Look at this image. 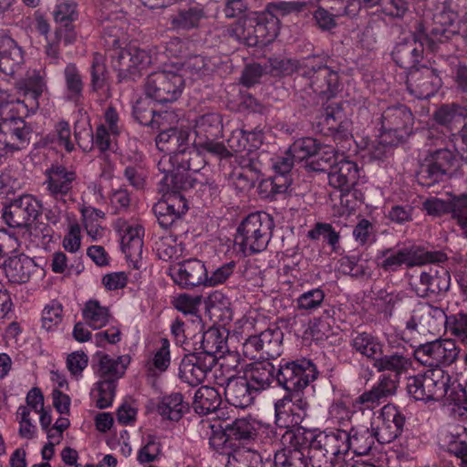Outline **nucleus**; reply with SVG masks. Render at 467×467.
I'll return each mask as SVG.
<instances>
[{"mask_svg": "<svg viewBox=\"0 0 467 467\" xmlns=\"http://www.w3.org/2000/svg\"><path fill=\"white\" fill-rule=\"evenodd\" d=\"M304 435L309 443L307 447L313 467H335L348 453L345 430L335 429L314 434L305 429Z\"/></svg>", "mask_w": 467, "mask_h": 467, "instance_id": "obj_2", "label": "nucleus"}, {"mask_svg": "<svg viewBox=\"0 0 467 467\" xmlns=\"http://www.w3.org/2000/svg\"><path fill=\"white\" fill-rule=\"evenodd\" d=\"M451 218L456 221L467 236V193L452 197Z\"/></svg>", "mask_w": 467, "mask_h": 467, "instance_id": "obj_63", "label": "nucleus"}, {"mask_svg": "<svg viewBox=\"0 0 467 467\" xmlns=\"http://www.w3.org/2000/svg\"><path fill=\"white\" fill-rule=\"evenodd\" d=\"M46 180L43 183L47 193L57 201H63L68 195L73 184L77 180V173L74 170L55 163L45 171Z\"/></svg>", "mask_w": 467, "mask_h": 467, "instance_id": "obj_21", "label": "nucleus"}, {"mask_svg": "<svg viewBox=\"0 0 467 467\" xmlns=\"http://www.w3.org/2000/svg\"><path fill=\"white\" fill-rule=\"evenodd\" d=\"M94 359L98 362L97 372L103 380L115 381L121 378L128 365L130 362L129 355L119 356L117 358H112L109 355L103 352H97L94 355Z\"/></svg>", "mask_w": 467, "mask_h": 467, "instance_id": "obj_34", "label": "nucleus"}, {"mask_svg": "<svg viewBox=\"0 0 467 467\" xmlns=\"http://www.w3.org/2000/svg\"><path fill=\"white\" fill-rule=\"evenodd\" d=\"M286 402L292 403L291 412L296 416L297 420H302L306 416V410L309 404L303 396L302 391H287V394L275 402V412L278 417L280 410L285 407Z\"/></svg>", "mask_w": 467, "mask_h": 467, "instance_id": "obj_53", "label": "nucleus"}, {"mask_svg": "<svg viewBox=\"0 0 467 467\" xmlns=\"http://www.w3.org/2000/svg\"><path fill=\"white\" fill-rule=\"evenodd\" d=\"M132 114L135 119L141 125L154 128L158 121L155 119L156 110L148 99H141L136 101L133 106Z\"/></svg>", "mask_w": 467, "mask_h": 467, "instance_id": "obj_58", "label": "nucleus"}, {"mask_svg": "<svg viewBox=\"0 0 467 467\" xmlns=\"http://www.w3.org/2000/svg\"><path fill=\"white\" fill-rule=\"evenodd\" d=\"M161 454V443L154 435H148L145 444L139 450L137 461L140 464H147L157 461Z\"/></svg>", "mask_w": 467, "mask_h": 467, "instance_id": "obj_61", "label": "nucleus"}, {"mask_svg": "<svg viewBox=\"0 0 467 467\" xmlns=\"http://www.w3.org/2000/svg\"><path fill=\"white\" fill-rule=\"evenodd\" d=\"M170 363V342L167 338H161V347L155 351L152 358L148 360L147 367L150 371L164 372L169 368Z\"/></svg>", "mask_w": 467, "mask_h": 467, "instance_id": "obj_59", "label": "nucleus"}, {"mask_svg": "<svg viewBox=\"0 0 467 467\" xmlns=\"http://www.w3.org/2000/svg\"><path fill=\"white\" fill-rule=\"evenodd\" d=\"M405 417L400 410L391 404L385 405L373 428L377 441L381 444L390 443L402 433Z\"/></svg>", "mask_w": 467, "mask_h": 467, "instance_id": "obj_22", "label": "nucleus"}, {"mask_svg": "<svg viewBox=\"0 0 467 467\" xmlns=\"http://www.w3.org/2000/svg\"><path fill=\"white\" fill-rule=\"evenodd\" d=\"M53 16L57 25L74 24L79 17L78 4L73 0H57Z\"/></svg>", "mask_w": 467, "mask_h": 467, "instance_id": "obj_55", "label": "nucleus"}, {"mask_svg": "<svg viewBox=\"0 0 467 467\" xmlns=\"http://www.w3.org/2000/svg\"><path fill=\"white\" fill-rule=\"evenodd\" d=\"M279 34V19L265 12L258 16L254 26L248 27L247 47H262L272 42Z\"/></svg>", "mask_w": 467, "mask_h": 467, "instance_id": "obj_28", "label": "nucleus"}, {"mask_svg": "<svg viewBox=\"0 0 467 467\" xmlns=\"http://www.w3.org/2000/svg\"><path fill=\"white\" fill-rule=\"evenodd\" d=\"M184 85V78L179 73L169 70L156 71L147 77L145 92L158 103H172L181 97Z\"/></svg>", "mask_w": 467, "mask_h": 467, "instance_id": "obj_9", "label": "nucleus"}, {"mask_svg": "<svg viewBox=\"0 0 467 467\" xmlns=\"http://www.w3.org/2000/svg\"><path fill=\"white\" fill-rule=\"evenodd\" d=\"M205 18V13L200 6H191L179 10L170 16L171 26L176 30H191L198 28L201 21Z\"/></svg>", "mask_w": 467, "mask_h": 467, "instance_id": "obj_44", "label": "nucleus"}, {"mask_svg": "<svg viewBox=\"0 0 467 467\" xmlns=\"http://www.w3.org/2000/svg\"><path fill=\"white\" fill-rule=\"evenodd\" d=\"M302 76L308 79L313 92L320 97L330 99L338 91V73L326 65L306 64L303 67Z\"/></svg>", "mask_w": 467, "mask_h": 467, "instance_id": "obj_18", "label": "nucleus"}, {"mask_svg": "<svg viewBox=\"0 0 467 467\" xmlns=\"http://www.w3.org/2000/svg\"><path fill=\"white\" fill-rule=\"evenodd\" d=\"M218 36L223 42H234L247 46L248 27L245 21L238 20L227 26L216 27Z\"/></svg>", "mask_w": 467, "mask_h": 467, "instance_id": "obj_52", "label": "nucleus"}, {"mask_svg": "<svg viewBox=\"0 0 467 467\" xmlns=\"http://www.w3.org/2000/svg\"><path fill=\"white\" fill-rule=\"evenodd\" d=\"M458 14L449 4L442 3L436 6L432 15V26L428 32L424 31V39L427 47L435 52L439 49V45L443 44L457 34Z\"/></svg>", "mask_w": 467, "mask_h": 467, "instance_id": "obj_10", "label": "nucleus"}, {"mask_svg": "<svg viewBox=\"0 0 467 467\" xmlns=\"http://www.w3.org/2000/svg\"><path fill=\"white\" fill-rule=\"evenodd\" d=\"M63 74L67 98L71 101L78 102L83 96L84 83L78 67L74 63H68L64 68Z\"/></svg>", "mask_w": 467, "mask_h": 467, "instance_id": "obj_47", "label": "nucleus"}, {"mask_svg": "<svg viewBox=\"0 0 467 467\" xmlns=\"http://www.w3.org/2000/svg\"><path fill=\"white\" fill-rule=\"evenodd\" d=\"M274 227V220L268 213H251L239 224L234 238L235 244L244 254L263 252L272 238Z\"/></svg>", "mask_w": 467, "mask_h": 467, "instance_id": "obj_3", "label": "nucleus"}, {"mask_svg": "<svg viewBox=\"0 0 467 467\" xmlns=\"http://www.w3.org/2000/svg\"><path fill=\"white\" fill-rule=\"evenodd\" d=\"M111 66L118 72L119 81H135L142 70L151 64V56L135 46L116 47L111 50Z\"/></svg>", "mask_w": 467, "mask_h": 467, "instance_id": "obj_8", "label": "nucleus"}, {"mask_svg": "<svg viewBox=\"0 0 467 467\" xmlns=\"http://www.w3.org/2000/svg\"><path fill=\"white\" fill-rule=\"evenodd\" d=\"M106 58L100 53L93 55L91 67H90V87L94 92L104 88L108 80V69L106 67Z\"/></svg>", "mask_w": 467, "mask_h": 467, "instance_id": "obj_54", "label": "nucleus"}, {"mask_svg": "<svg viewBox=\"0 0 467 467\" xmlns=\"http://www.w3.org/2000/svg\"><path fill=\"white\" fill-rule=\"evenodd\" d=\"M365 7L380 5L382 11L392 17H401L408 10L407 0H360Z\"/></svg>", "mask_w": 467, "mask_h": 467, "instance_id": "obj_57", "label": "nucleus"}, {"mask_svg": "<svg viewBox=\"0 0 467 467\" xmlns=\"http://www.w3.org/2000/svg\"><path fill=\"white\" fill-rule=\"evenodd\" d=\"M382 258L379 265L388 273L397 272L403 265L407 267L425 264L443 263L448 257L441 251H423L417 246H407L400 249L386 248L379 252L378 259Z\"/></svg>", "mask_w": 467, "mask_h": 467, "instance_id": "obj_5", "label": "nucleus"}, {"mask_svg": "<svg viewBox=\"0 0 467 467\" xmlns=\"http://www.w3.org/2000/svg\"><path fill=\"white\" fill-rule=\"evenodd\" d=\"M0 125L12 130L10 135L20 140L25 145H29L32 129L22 118L3 116Z\"/></svg>", "mask_w": 467, "mask_h": 467, "instance_id": "obj_56", "label": "nucleus"}, {"mask_svg": "<svg viewBox=\"0 0 467 467\" xmlns=\"http://www.w3.org/2000/svg\"><path fill=\"white\" fill-rule=\"evenodd\" d=\"M326 294L321 287H316L299 295L296 299V308L302 312L312 314L323 306Z\"/></svg>", "mask_w": 467, "mask_h": 467, "instance_id": "obj_51", "label": "nucleus"}, {"mask_svg": "<svg viewBox=\"0 0 467 467\" xmlns=\"http://www.w3.org/2000/svg\"><path fill=\"white\" fill-rule=\"evenodd\" d=\"M209 445L217 453L228 456V460H232L235 453L241 452L237 450L238 444L228 435L225 427L213 431L209 438Z\"/></svg>", "mask_w": 467, "mask_h": 467, "instance_id": "obj_46", "label": "nucleus"}, {"mask_svg": "<svg viewBox=\"0 0 467 467\" xmlns=\"http://www.w3.org/2000/svg\"><path fill=\"white\" fill-rule=\"evenodd\" d=\"M449 327V316L441 307L422 302L415 306L411 317L406 322V328L419 333L438 335L442 327Z\"/></svg>", "mask_w": 467, "mask_h": 467, "instance_id": "obj_13", "label": "nucleus"}, {"mask_svg": "<svg viewBox=\"0 0 467 467\" xmlns=\"http://www.w3.org/2000/svg\"><path fill=\"white\" fill-rule=\"evenodd\" d=\"M450 379L441 368H431L423 375L409 377L407 390L416 400H438L447 393Z\"/></svg>", "mask_w": 467, "mask_h": 467, "instance_id": "obj_7", "label": "nucleus"}, {"mask_svg": "<svg viewBox=\"0 0 467 467\" xmlns=\"http://www.w3.org/2000/svg\"><path fill=\"white\" fill-rule=\"evenodd\" d=\"M193 130L195 138L192 145L197 149L221 159L231 156L223 143L216 141L223 132V121L219 113L207 112L197 117Z\"/></svg>", "mask_w": 467, "mask_h": 467, "instance_id": "obj_6", "label": "nucleus"}, {"mask_svg": "<svg viewBox=\"0 0 467 467\" xmlns=\"http://www.w3.org/2000/svg\"><path fill=\"white\" fill-rule=\"evenodd\" d=\"M460 349L452 339H436L420 345L414 358L420 364L431 368L450 366L458 358Z\"/></svg>", "mask_w": 467, "mask_h": 467, "instance_id": "obj_12", "label": "nucleus"}, {"mask_svg": "<svg viewBox=\"0 0 467 467\" xmlns=\"http://www.w3.org/2000/svg\"><path fill=\"white\" fill-rule=\"evenodd\" d=\"M317 377L316 366L306 358L281 363L277 369V383L286 391H303Z\"/></svg>", "mask_w": 467, "mask_h": 467, "instance_id": "obj_11", "label": "nucleus"}, {"mask_svg": "<svg viewBox=\"0 0 467 467\" xmlns=\"http://www.w3.org/2000/svg\"><path fill=\"white\" fill-rule=\"evenodd\" d=\"M172 189L162 200L154 204L152 211L161 227L168 229L172 226L188 210L186 199Z\"/></svg>", "mask_w": 467, "mask_h": 467, "instance_id": "obj_25", "label": "nucleus"}, {"mask_svg": "<svg viewBox=\"0 0 467 467\" xmlns=\"http://www.w3.org/2000/svg\"><path fill=\"white\" fill-rule=\"evenodd\" d=\"M347 451L352 450L357 455H367L370 452L376 439L374 429L368 425H355L347 431Z\"/></svg>", "mask_w": 467, "mask_h": 467, "instance_id": "obj_35", "label": "nucleus"}, {"mask_svg": "<svg viewBox=\"0 0 467 467\" xmlns=\"http://www.w3.org/2000/svg\"><path fill=\"white\" fill-rule=\"evenodd\" d=\"M63 320V307L57 301H52L42 312V327L47 331L55 329Z\"/></svg>", "mask_w": 467, "mask_h": 467, "instance_id": "obj_62", "label": "nucleus"}, {"mask_svg": "<svg viewBox=\"0 0 467 467\" xmlns=\"http://www.w3.org/2000/svg\"><path fill=\"white\" fill-rule=\"evenodd\" d=\"M35 267L34 260L25 254L10 257L5 262V275L12 283L16 284L28 282Z\"/></svg>", "mask_w": 467, "mask_h": 467, "instance_id": "obj_38", "label": "nucleus"}, {"mask_svg": "<svg viewBox=\"0 0 467 467\" xmlns=\"http://www.w3.org/2000/svg\"><path fill=\"white\" fill-rule=\"evenodd\" d=\"M221 403L222 398L217 389L209 386H202L195 391L192 406L196 413L207 415L215 411Z\"/></svg>", "mask_w": 467, "mask_h": 467, "instance_id": "obj_43", "label": "nucleus"}, {"mask_svg": "<svg viewBox=\"0 0 467 467\" xmlns=\"http://www.w3.org/2000/svg\"><path fill=\"white\" fill-rule=\"evenodd\" d=\"M188 410L189 405L179 392L164 396L157 405V411L162 419L172 421L180 420Z\"/></svg>", "mask_w": 467, "mask_h": 467, "instance_id": "obj_41", "label": "nucleus"}, {"mask_svg": "<svg viewBox=\"0 0 467 467\" xmlns=\"http://www.w3.org/2000/svg\"><path fill=\"white\" fill-rule=\"evenodd\" d=\"M275 437H280L281 449L275 453V467H308L311 464V452L308 451L305 429L270 430Z\"/></svg>", "mask_w": 467, "mask_h": 467, "instance_id": "obj_4", "label": "nucleus"}, {"mask_svg": "<svg viewBox=\"0 0 467 467\" xmlns=\"http://www.w3.org/2000/svg\"><path fill=\"white\" fill-rule=\"evenodd\" d=\"M406 86L410 94L419 99H425L438 91L441 78L437 69L421 66L408 71Z\"/></svg>", "mask_w": 467, "mask_h": 467, "instance_id": "obj_19", "label": "nucleus"}, {"mask_svg": "<svg viewBox=\"0 0 467 467\" xmlns=\"http://www.w3.org/2000/svg\"><path fill=\"white\" fill-rule=\"evenodd\" d=\"M337 161L338 157L336 156L332 148L320 146L319 152L304 164V167L309 171L326 172L331 171Z\"/></svg>", "mask_w": 467, "mask_h": 467, "instance_id": "obj_50", "label": "nucleus"}, {"mask_svg": "<svg viewBox=\"0 0 467 467\" xmlns=\"http://www.w3.org/2000/svg\"><path fill=\"white\" fill-rule=\"evenodd\" d=\"M244 377L252 389L260 392L270 388L275 380L277 381V371L269 359L264 358L247 365Z\"/></svg>", "mask_w": 467, "mask_h": 467, "instance_id": "obj_29", "label": "nucleus"}, {"mask_svg": "<svg viewBox=\"0 0 467 467\" xmlns=\"http://www.w3.org/2000/svg\"><path fill=\"white\" fill-rule=\"evenodd\" d=\"M447 330L461 343L467 346V314L457 313L449 316Z\"/></svg>", "mask_w": 467, "mask_h": 467, "instance_id": "obj_64", "label": "nucleus"}, {"mask_svg": "<svg viewBox=\"0 0 467 467\" xmlns=\"http://www.w3.org/2000/svg\"><path fill=\"white\" fill-rule=\"evenodd\" d=\"M227 337L228 331L225 328L209 327L202 336L200 351L197 352L203 357L210 356L212 361L216 364L228 351Z\"/></svg>", "mask_w": 467, "mask_h": 467, "instance_id": "obj_30", "label": "nucleus"}, {"mask_svg": "<svg viewBox=\"0 0 467 467\" xmlns=\"http://www.w3.org/2000/svg\"><path fill=\"white\" fill-rule=\"evenodd\" d=\"M466 117V108L456 103L444 104L433 114L434 120L450 130L457 129L464 123Z\"/></svg>", "mask_w": 467, "mask_h": 467, "instance_id": "obj_42", "label": "nucleus"}, {"mask_svg": "<svg viewBox=\"0 0 467 467\" xmlns=\"http://www.w3.org/2000/svg\"><path fill=\"white\" fill-rule=\"evenodd\" d=\"M202 153L208 152L193 145L192 148H184L172 155L164 156L160 161L159 170L166 173L165 180L170 179L171 189L187 190L195 186L196 180L188 172H198L204 167Z\"/></svg>", "mask_w": 467, "mask_h": 467, "instance_id": "obj_1", "label": "nucleus"}, {"mask_svg": "<svg viewBox=\"0 0 467 467\" xmlns=\"http://www.w3.org/2000/svg\"><path fill=\"white\" fill-rule=\"evenodd\" d=\"M414 123L413 115L406 105H395L386 109L381 118L383 137L393 136L400 142L410 134Z\"/></svg>", "mask_w": 467, "mask_h": 467, "instance_id": "obj_17", "label": "nucleus"}, {"mask_svg": "<svg viewBox=\"0 0 467 467\" xmlns=\"http://www.w3.org/2000/svg\"><path fill=\"white\" fill-rule=\"evenodd\" d=\"M284 334L279 328L266 329L259 335L249 337L243 346V352L250 359L261 353L260 358L275 359L282 353Z\"/></svg>", "mask_w": 467, "mask_h": 467, "instance_id": "obj_15", "label": "nucleus"}, {"mask_svg": "<svg viewBox=\"0 0 467 467\" xmlns=\"http://www.w3.org/2000/svg\"><path fill=\"white\" fill-rule=\"evenodd\" d=\"M423 35L424 30L420 29L395 46L391 56L399 67L408 71L417 68L416 65L423 58L424 46H427Z\"/></svg>", "mask_w": 467, "mask_h": 467, "instance_id": "obj_20", "label": "nucleus"}, {"mask_svg": "<svg viewBox=\"0 0 467 467\" xmlns=\"http://www.w3.org/2000/svg\"><path fill=\"white\" fill-rule=\"evenodd\" d=\"M344 113L337 105H328L319 116L318 124L331 131L334 140L339 142H350L352 135L346 127Z\"/></svg>", "mask_w": 467, "mask_h": 467, "instance_id": "obj_31", "label": "nucleus"}, {"mask_svg": "<svg viewBox=\"0 0 467 467\" xmlns=\"http://www.w3.org/2000/svg\"><path fill=\"white\" fill-rule=\"evenodd\" d=\"M320 146L314 138H300L295 140L289 147V152L295 157L296 161H304V164H306L312 157H315V154L319 152Z\"/></svg>", "mask_w": 467, "mask_h": 467, "instance_id": "obj_49", "label": "nucleus"}, {"mask_svg": "<svg viewBox=\"0 0 467 467\" xmlns=\"http://www.w3.org/2000/svg\"><path fill=\"white\" fill-rule=\"evenodd\" d=\"M215 366L210 356L203 357L196 351L186 354L179 366V378L190 386L195 387L204 381Z\"/></svg>", "mask_w": 467, "mask_h": 467, "instance_id": "obj_24", "label": "nucleus"}, {"mask_svg": "<svg viewBox=\"0 0 467 467\" xmlns=\"http://www.w3.org/2000/svg\"><path fill=\"white\" fill-rule=\"evenodd\" d=\"M349 345L354 351L375 362L383 353L384 345L381 340L368 332H355L351 335Z\"/></svg>", "mask_w": 467, "mask_h": 467, "instance_id": "obj_36", "label": "nucleus"}, {"mask_svg": "<svg viewBox=\"0 0 467 467\" xmlns=\"http://www.w3.org/2000/svg\"><path fill=\"white\" fill-rule=\"evenodd\" d=\"M296 161L295 157L289 152V149L281 156H277L273 160V168L275 175L272 181V191L275 193L285 192L291 183L288 175Z\"/></svg>", "mask_w": 467, "mask_h": 467, "instance_id": "obj_39", "label": "nucleus"}, {"mask_svg": "<svg viewBox=\"0 0 467 467\" xmlns=\"http://www.w3.org/2000/svg\"><path fill=\"white\" fill-rule=\"evenodd\" d=\"M306 6V2H299V1H279V2H272L267 4L265 8V13L269 16H274L279 19V16H285L290 15L292 13H299L302 12Z\"/></svg>", "mask_w": 467, "mask_h": 467, "instance_id": "obj_60", "label": "nucleus"}, {"mask_svg": "<svg viewBox=\"0 0 467 467\" xmlns=\"http://www.w3.org/2000/svg\"><path fill=\"white\" fill-rule=\"evenodd\" d=\"M455 163V155L448 149L433 151L418 172L419 183L425 187L432 186L441 181L452 170Z\"/></svg>", "mask_w": 467, "mask_h": 467, "instance_id": "obj_16", "label": "nucleus"}, {"mask_svg": "<svg viewBox=\"0 0 467 467\" xmlns=\"http://www.w3.org/2000/svg\"><path fill=\"white\" fill-rule=\"evenodd\" d=\"M372 365L378 372L389 371L393 373L391 376L400 379V375L407 373L411 368L412 360L406 349L402 348L387 354L383 352Z\"/></svg>", "mask_w": 467, "mask_h": 467, "instance_id": "obj_33", "label": "nucleus"}, {"mask_svg": "<svg viewBox=\"0 0 467 467\" xmlns=\"http://www.w3.org/2000/svg\"><path fill=\"white\" fill-rule=\"evenodd\" d=\"M143 234V228L140 225H136L128 226L121 235L122 251L130 260L136 262L134 266L137 268H139L138 259H140L142 255Z\"/></svg>", "mask_w": 467, "mask_h": 467, "instance_id": "obj_40", "label": "nucleus"}, {"mask_svg": "<svg viewBox=\"0 0 467 467\" xmlns=\"http://www.w3.org/2000/svg\"><path fill=\"white\" fill-rule=\"evenodd\" d=\"M257 393L244 377H231L227 379L224 387L226 400L236 408H247L254 400Z\"/></svg>", "mask_w": 467, "mask_h": 467, "instance_id": "obj_32", "label": "nucleus"}, {"mask_svg": "<svg viewBox=\"0 0 467 467\" xmlns=\"http://www.w3.org/2000/svg\"><path fill=\"white\" fill-rule=\"evenodd\" d=\"M22 48L6 35L0 36V71L12 75L23 63Z\"/></svg>", "mask_w": 467, "mask_h": 467, "instance_id": "obj_37", "label": "nucleus"}, {"mask_svg": "<svg viewBox=\"0 0 467 467\" xmlns=\"http://www.w3.org/2000/svg\"><path fill=\"white\" fill-rule=\"evenodd\" d=\"M413 290L420 297L438 296L444 295L451 285L449 271L441 266L430 267L420 273L419 282L415 283Z\"/></svg>", "mask_w": 467, "mask_h": 467, "instance_id": "obj_23", "label": "nucleus"}, {"mask_svg": "<svg viewBox=\"0 0 467 467\" xmlns=\"http://www.w3.org/2000/svg\"><path fill=\"white\" fill-rule=\"evenodd\" d=\"M359 167L357 162L341 156L328 171V183L342 192H348L359 179Z\"/></svg>", "mask_w": 467, "mask_h": 467, "instance_id": "obj_27", "label": "nucleus"}, {"mask_svg": "<svg viewBox=\"0 0 467 467\" xmlns=\"http://www.w3.org/2000/svg\"><path fill=\"white\" fill-rule=\"evenodd\" d=\"M171 276L175 284L182 288H192L201 285L206 286L207 269L199 259L191 258L178 264Z\"/></svg>", "mask_w": 467, "mask_h": 467, "instance_id": "obj_26", "label": "nucleus"}, {"mask_svg": "<svg viewBox=\"0 0 467 467\" xmlns=\"http://www.w3.org/2000/svg\"><path fill=\"white\" fill-rule=\"evenodd\" d=\"M82 317L90 327L99 329L109 323L110 313L109 308L101 306L98 300L90 299L82 309Z\"/></svg>", "mask_w": 467, "mask_h": 467, "instance_id": "obj_45", "label": "nucleus"}, {"mask_svg": "<svg viewBox=\"0 0 467 467\" xmlns=\"http://www.w3.org/2000/svg\"><path fill=\"white\" fill-rule=\"evenodd\" d=\"M41 202L31 194L14 199L3 209L2 218L12 228H26L40 214Z\"/></svg>", "mask_w": 467, "mask_h": 467, "instance_id": "obj_14", "label": "nucleus"}, {"mask_svg": "<svg viewBox=\"0 0 467 467\" xmlns=\"http://www.w3.org/2000/svg\"><path fill=\"white\" fill-rule=\"evenodd\" d=\"M224 427L234 442L253 440L257 434L256 422L251 419H235L231 423H225Z\"/></svg>", "mask_w": 467, "mask_h": 467, "instance_id": "obj_48", "label": "nucleus"}]
</instances>
